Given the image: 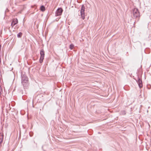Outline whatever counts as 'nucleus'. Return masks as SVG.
<instances>
[{
	"label": "nucleus",
	"instance_id": "nucleus-1",
	"mask_svg": "<svg viewBox=\"0 0 151 151\" xmlns=\"http://www.w3.org/2000/svg\"><path fill=\"white\" fill-rule=\"evenodd\" d=\"M22 83L24 87H27L28 85V78L25 75H22Z\"/></svg>",
	"mask_w": 151,
	"mask_h": 151
},
{
	"label": "nucleus",
	"instance_id": "nucleus-2",
	"mask_svg": "<svg viewBox=\"0 0 151 151\" xmlns=\"http://www.w3.org/2000/svg\"><path fill=\"white\" fill-rule=\"evenodd\" d=\"M133 14L134 18H139L140 17L139 12L137 8H134L133 10Z\"/></svg>",
	"mask_w": 151,
	"mask_h": 151
},
{
	"label": "nucleus",
	"instance_id": "nucleus-3",
	"mask_svg": "<svg viewBox=\"0 0 151 151\" xmlns=\"http://www.w3.org/2000/svg\"><path fill=\"white\" fill-rule=\"evenodd\" d=\"M85 6L83 5L81 8V18L83 19H85Z\"/></svg>",
	"mask_w": 151,
	"mask_h": 151
},
{
	"label": "nucleus",
	"instance_id": "nucleus-4",
	"mask_svg": "<svg viewBox=\"0 0 151 151\" xmlns=\"http://www.w3.org/2000/svg\"><path fill=\"white\" fill-rule=\"evenodd\" d=\"M40 63L42 62L45 56V52L43 50H41L40 52Z\"/></svg>",
	"mask_w": 151,
	"mask_h": 151
},
{
	"label": "nucleus",
	"instance_id": "nucleus-5",
	"mask_svg": "<svg viewBox=\"0 0 151 151\" xmlns=\"http://www.w3.org/2000/svg\"><path fill=\"white\" fill-rule=\"evenodd\" d=\"M63 12V9L61 8H58L55 12V16H59L61 15Z\"/></svg>",
	"mask_w": 151,
	"mask_h": 151
},
{
	"label": "nucleus",
	"instance_id": "nucleus-6",
	"mask_svg": "<svg viewBox=\"0 0 151 151\" xmlns=\"http://www.w3.org/2000/svg\"><path fill=\"white\" fill-rule=\"evenodd\" d=\"M138 81H137V83L139 87L140 88H141L142 87V80L140 78H138Z\"/></svg>",
	"mask_w": 151,
	"mask_h": 151
},
{
	"label": "nucleus",
	"instance_id": "nucleus-7",
	"mask_svg": "<svg viewBox=\"0 0 151 151\" xmlns=\"http://www.w3.org/2000/svg\"><path fill=\"white\" fill-rule=\"evenodd\" d=\"M18 21L17 19H14L11 23V26L12 27H13L18 23Z\"/></svg>",
	"mask_w": 151,
	"mask_h": 151
},
{
	"label": "nucleus",
	"instance_id": "nucleus-8",
	"mask_svg": "<svg viewBox=\"0 0 151 151\" xmlns=\"http://www.w3.org/2000/svg\"><path fill=\"white\" fill-rule=\"evenodd\" d=\"M40 9L41 11L44 12L45 10V8L44 6L42 5L40 7Z\"/></svg>",
	"mask_w": 151,
	"mask_h": 151
},
{
	"label": "nucleus",
	"instance_id": "nucleus-9",
	"mask_svg": "<svg viewBox=\"0 0 151 151\" xmlns=\"http://www.w3.org/2000/svg\"><path fill=\"white\" fill-rule=\"evenodd\" d=\"M22 33L21 32H20L17 34V37L19 38L21 37L22 36Z\"/></svg>",
	"mask_w": 151,
	"mask_h": 151
},
{
	"label": "nucleus",
	"instance_id": "nucleus-10",
	"mask_svg": "<svg viewBox=\"0 0 151 151\" xmlns=\"http://www.w3.org/2000/svg\"><path fill=\"white\" fill-rule=\"evenodd\" d=\"M74 47V45L73 44H71L70 45V49L72 50L73 49Z\"/></svg>",
	"mask_w": 151,
	"mask_h": 151
},
{
	"label": "nucleus",
	"instance_id": "nucleus-11",
	"mask_svg": "<svg viewBox=\"0 0 151 151\" xmlns=\"http://www.w3.org/2000/svg\"><path fill=\"white\" fill-rule=\"evenodd\" d=\"M2 139L0 137V144L2 142Z\"/></svg>",
	"mask_w": 151,
	"mask_h": 151
},
{
	"label": "nucleus",
	"instance_id": "nucleus-12",
	"mask_svg": "<svg viewBox=\"0 0 151 151\" xmlns=\"http://www.w3.org/2000/svg\"><path fill=\"white\" fill-rule=\"evenodd\" d=\"M1 56L0 55V63H1Z\"/></svg>",
	"mask_w": 151,
	"mask_h": 151
}]
</instances>
